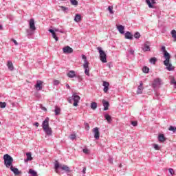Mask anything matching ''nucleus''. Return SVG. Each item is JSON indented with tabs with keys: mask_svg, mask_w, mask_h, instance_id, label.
Wrapping results in <instances>:
<instances>
[{
	"mask_svg": "<svg viewBox=\"0 0 176 176\" xmlns=\"http://www.w3.org/2000/svg\"><path fill=\"white\" fill-rule=\"evenodd\" d=\"M50 119L49 117H47L45 120L42 123V127L43 131L47 134V135H52L53 131H52V128L49 126V122Z\"/></svg>",
	"mask_w": 176,
	"mask_h": 176,
	"instance_id": "nucleus-1",
	"label": "nucleus"
},
{
	"mask_svg": "<svg viewBox=\"0 0 176 176\" xmlns=\"http://www.w3.org/2000/svg\"><path fill=\"white\" fill-rule=\"evenodd\" d=\"M58 168H60V170L65 171V173H67V174H69V173H71V168H69V167H68V166L60 164H58V162H56V163H55V170H56V173H58Z\"/></svg>",
	"mask_w": 176,
	"mask_h": 176,
	"instance_id": "nucleus-2",
	"label": "nucleus"
},
{
	"mask_svg": "<svg viewBox=\"0 0 176 176\" xmlns=\"http://www.w3.org/2000/svg\"><path fill=\"white\" fill-rule=\"evenodd\" d=\"M4 164L6 167L9 168L13 166V157L9 154H6L3 155Z\"/></svg>",
	"mask_w": 176,
	"mask_h": 176,
	"instance_id": "nucleus-3",
	"label": "nucleus"
},
{
	"mask_svg": "<svg viewBox=\"0 0 176 176\" xmlns=\"http://www.w3.org/2000/svg\"><path fill=\"white\" fill-rule=\"evenodd\" d=\"M72 100L74 101L73 104L74 107H78V104H79V101L80 100V96L76 94H73L72 99H69V104H72Z\"/></svg>",
	"mask_w": 176,
	"mask_h": 176,
	"instance_id": "nucleus-4",
	"label": "nucleus"
},
{
	"mask_svg": "<svg viewBox=\"0 0 176 176\" xmlns=\"http://www.w3.org/2000/svg\"><path fill=\"white\" fill-rule=\"evenodd\" d=\"M97 50L99 52L100 61H102V63H107V54L105 52L102 50L101 47H98Z\"/></svg>",
	"mask_w": 176,
	"mask_h": 176,
	"instance_id": "nucleus-5",
	"label": "nucleus"
},
{
	"mask_svg": "<svg viewBox=\"0 0 176 176\" xmlns=\"http://www.w3.org/2000/svg\"><path fill=\"white\" fill-rule=\"evenodd\" d=\"M170 58H171V56H169L167 61H166L165 59V60L164 61V65L166 67L167 71H174V69H175V67L173 66V64L170 63Z\"/></svg>",
	"mask_w": 176,
	"mask_h": 176,
	"instance_id": "nucleus-6",
	"label": "nucleus"
},
{
	"mask_svg": "<svg viewBox=\"0 0 176 176\" xmlns=\"http://www.w3.org/2000/svg\"><path fill=\"white\" fill-rule=\"evenodd\" d=\"M162 82H163L162 78H155L153 80V84H152L153 89H159V87H160V86H162Z\"/></svg>",
	"mask_w": 176,
	"mask_h": 176,
	"instance_id": "nucleus-7",
	"label": "nucleus"
},
{
	"mask_svg": "<svg viewBox=\"0 0 176 176\" xmlns=\"http://www.w3.org/2000/svg\"><path fill=\"white\" fill-rule=\"evenodd\" d=\"M146 3L150 9L156 8V6H155V5H156V0H146Z\"/></svg>",
	"mask_w": 176,
	"mask_h": 176,
	"instance_id": "nucleus-8",
	"label": "nucleus"
},
{
	"mask_svg": "<svg viewBox=\"0 0 176 176\" xmlns=\"http://www.w3.org/2000/svg\"><path fill=\"white\" fill-rule=\"evenodd\" d=\"M58 31V29L57 28H54L53 29H50L49 30V32H50L52 34V38H54V39H55V41H58V37H57V36L56 35V32H57Z\"/></svg>",
	"mask_w": 176,
	"mask_h": 176,
	"instance_id": "nucleus-9",
	"label": "nucleus"
},
{
	"mask_svg": "<svg viewBox=\"0 0 176 176\" xmlns=\"http://www.w3.org/2000/svg\"><path fill=\"white\" fill-rule=\"evenodd\" d=\"M162 50L164 52V57L166 61H168L169 57H171V56L170 55L169 53H168L167 50H166L165 46H162Z\"/></svg>",
	"mask_w": 176,
	"mask_h": 176,
	"instance_id": "nucleus-10",
	"label": "nucleus"
},
{
	"mask_svg": "<svg viewBox=\"0 0 176 176\" xmlns=\"http://www.w3.org/2000/svg\"><path fill=\"white\" fill-rule=\"evenodd\" d=\"M63 53L66 54H71V53H74V49L71 48L69 46H66L63 49Z\"/></svg>",
	"mask_w": 176,
	"mask_h": 176,
	"instance_id": "nucleus-11",
	"label": "nucleus"
},
{
	"mask_svg": "<svg viewBox=\"0 0 176 176\" xmlns=\"http://www.w3.org/2000/svg\"><path fill=\"white\" fill-rule=\"evenodd\" d=\"M29 25L31 31H35L36 28L35 27V21L34 19H31L29 21Z\"/></svg>",
	"mask_w": 176,
	"mask_h": 176,
	"instance_id": "nucleus-12",
	"label": "nucleus"
},
{
	"mask_svg": "<svg viewBox=\"0 0 176 176\" xmlns=\"http://www.w3.org/2000/svg\"><path fill=\"white\" fill-rule=\"evenodd\" d=\"M151 43L149 41H146L144 44V47L142 48L143 52H151V47H150Z\"/></svg>",
	"mask_w": 176,
	"mask_h": 176,
	"instance_id": "nucleus-13",
	"label": "nucleus"
},
{
	"mask_svg": "<svg viewBox=\"0 0 176 176\" xmlns=\"http://www.w3.org/2000/svg\"><path fill=\"white\" fill-rule=\"evenodd\" d=\"M43 85V82L41 80H37L36 85H34L36 90H42L43 89V87L42 86Z\"/></svg>",
	"mask_w": 176,
	"mask_h": 176,
	"instance_id": "nucleus-14",
	"label": "nucleus"
},
{
	"mask_svg": "<svg viewBox=\"0 0 176 176\" xmlns=\"http://www.w3.org/2000/svg\"><path fill=\"white\" fill-rule=\"evenodd\" d=\"M103 91L104 93H108V90H109V82L107 81H103Z\"/></svg>",
	"mask_w": 176,
	"mask_h": 176,
	"instance_id": "nucleus-15",
	"label": "nucleus"
},
{
	"mask_svg": "<svg viewBox=\"0 0 176 176\" xmlns=\"http://www.w3.org/2000/svg\"><path fill=\"white\" fill-rule=\"evenodd\" d=\"M94 138H96V140H100V131L98 130V127L94 129Z\"/></svg>",
	"mask_w": 176,
	"mask_h": 176,
	"instance_id": "nucleus-16",
	"label": "nucleus"
},
{
	"mask_svg": "<svg viewBox=\"0 0 176 176\" xmlns=\"http://www.w3.org/2000/svg\"><path fill=\"white\" fill-rule=\"evenodd\" d=\"M102 102L104 107L103 111H108L109 109V102L103 100Z\"/></svg>",
	"mask_w": 176,
	"mask_h": 176,
	"instance_id": "nucleus-17",
	"label": "nucleus"
},
{
	"mask_svg": "<svg viewBox=\"0 0 176 176\" xmlns=\"http://www.w3.org/2000/svg\"><path fill=\"white\" fill-rule=\"evenodd\" d=\"M142 81L140 82V85L138 87L137 93L138 94H142V90H144V87H142Z\"/></svg>",
	"mask_w": 176,
	"mask_h": 176,
	"instance_id": "nucleus-18",
	"label": "nucleus"
},
{
	"mask_svg": "<svg viewBox=\"0 0 176 176\" xmlns=\"http://www.w3.org/2000/svg\"><path fill=\"white\" fill-rule=\"evenodd\" d=\"M10 167L11 171L15 174V175H19L20 174V172L19 171V169L17 168L13 167V165H12Z\"/></svg>",
	"mask_w": 176,
	"mask_h": 176,
	"instance_id": "nucleus-19",
	"label": "nucleus"
},
{
	"mask_svg": "<svg viewBox=\"0 0 176 176\" xmlns=\"http://www.w3.org/2000/svg\"><path fill=\"white\" fill-rule=\"evenodd\" d=\"M7 67L10 71H13V69H14V67H13V63H12L10 60L8 61Z\"/></svg>",
	"mask_w": 176,
	"mask_h": 176,
	"instance_id": "nucleus-20",
	"label": "nucleus"
},
{
	"mask_svg": "<svg viewBox=\"0 0 176 176\" xmlns=\"http://www.w3.org/2000/svg\"><path fill=\"white\" fill-rule=\"evenodd\" d=\"M117 29L118 30L120 34H124V26L122 25H118Z\"/></svg>",
	"mask_w": 176,
	"mask_h": 176,
	"instance_id": "nucleus-21",
	"label": "nucleus"
},
{
	"mask_svg": "<svg viewBox=\"0 0 176 176\" xmlns=\"http://www.w3.org/2000/svg\"><path fill=\"white\" fill-rule=\"evenodd\" d=\"M67 76L68 78H75L76 76V72L75 71H69L67 73Z\"/></svg>",
	"mask_w": 176,
	"mask_h": 176,
	"instance_id": "nucleus-22",
	"label": "nucleus"
},
{
	"mask_svg": "<svg viewBox=\"0 0 176 176\" xmlns=\"http://www.w3.org/2000/svg\"><path fill=\"white\" fill-rule=\"evenodd\" d=\"M158 140L160 141V142H164V141H166V138L164 137V134H160L158 135Z\"/></svg>",
	"mask_w": 176,
	"mask_h": 176,
	"instance_id": "nucleus-23",
	"label": "nucleus"
},
{
	"mask_svg": "<svg viewBox=\"0 0 176 176\" xmlns=\"http://www.w3.org/2000/svg\"><path fill=\"white\" fill-rule=\"evenodd\" d=\"M82 20V16L79 14H76V16L74 18V21L76 23H79Z\"/></svg>",
	"mask_w": 176,
	"mask_h": 176,
	"instance_id": "nucleus-24",
	"label": "nucleus"
},
{
	"mask_svg": "<svg viewBox=\"0 0 176 176\" xmlns=\"http://www.w3.org/2000/svg\"><path fill=\"white\" fill-rule=\"evenodd\" d=\"M169 79L170 80L171 85H174V87L176 88L175 78H174V76H169Z\"/></svg>",
	"mask_w": 176,
	"mask_h": 176,
	"instance_id": "nucleus-25",
	"label": "nucleus"
},
{
	"mask_svg": "<svg viewBox=\"0 0 176 176\" xmlns=\"http://www.w3.org/2000/svg\"><path fill=\"white\" fill-rule=\"evenodd\" d=\"M125 38L126 39H133V34H131V32H126L125 33Z\"/></svg>",
	"mask_w": 176,
	"mask_h": 176,
	"instance_id": "nucleus-26",
	"label": "nucleus"
},
{
	"mask_svg": "<svg viewBox=\"0 0 176 176\" xmlns=\"http://www.w3.org/2000/svg\"><path fill=\"white\" fill-rule=\"evenodd\" d=\"M104 118L106 120H107L108 123H111L112 122V118L111 116H109V114H105Z\"/></svg>",
	"mask_w": 176,
	"mask_h": 176,
	"instance_id": "nucleus-27",
	"label": "nucleus"
},
{
	"mask_svg": "<svg viewBox=\"0 0 176 176\" xmlns=\"http://www.w3.org/2000/svg\"><path fill=\"white\" fill-rule=\"evenodd\" d=\"M171 35H172V38H173V41L176 42V31L175 30H173L170 32Z\"/></svg>",
	"mask_w": 176,
	"mask_h": 176,
	"instance_id": "nucleus-28",
	"label": "nucleus"
},
{
	"mask_svg": "<svg viewBox=\"0 0 176 176\" xmlns=\"http://www.w3.org/2000/svg\"><path fill=\"white\" fill-rule=\"evenodd\" d=\"M54 112H55V115L57 116H58L60 112H61V109H60V107L56 106Z\"/></svg>",
	"mask_w": 176,
	"mask_h": 176,
	"instance_id": "nucleus-29",
	"label": "nucleus"
},
{
	"mask_svg": "<svg viewBox=\"0 0 176 176\" xmlns=\"http://www.w3.org/2000/svg\"><path fill=\"white\" fill-rule=\"evenodd\" d=\"M27 159L25 160V162H28L32 160V157L31 156V153H26Z\"/></svg>",
	"mask_w": 176,
	"mask_h": 176,
	"instance_id": "nucleus-30",
	"label": "nucleus"
},
{
	"mask_svg": "<svg viewBox=\"0 0 176 176\" xmlns=\"http://www.w3.org/2000/svg\"><path fill=\"white\" fill-rule=\"evenodd\" d=\"M91 108L94 111H96V109H97V102H91Z\"/></svg>",
	"mask_w": 176,
	"mask_h": 176,
	"instance_id": "nucleus-31",
	"label": "nucleus"
},
{
	"mask_svg": "<svg viewBox=\"0 0 176 176\" xmlns=\"http://www.w3.org/2000/svg\"><path fill=\"white\" fill-rule=\"evenodd\" d=\"M85 75H87V76H90V68L89 67H85Z\"/></svg>",
	"mask_w": 176,
	"mask_h": 176,
	"instance_id": "nucleus-32",
	"label": "nucleus"
},
{
	"mask_svg": "<svg viewBox=\"0 0 176 176\" xmlns=\"http://www.w3.org/2000/svg\"><path fill=\"white\" fill-rule=\"evenodd\" d=\"M156 61H157V59L155 57H153L150 59L149 62L151 64H156Z\"/></svg>",
	"mask_w": 176,
	"mask_h": 176,
	"instance_id": "nucleus-33",
	"label": "nucleus"
},
{
	"mask_svg": "<svg viewBox=\"0 0 176 176\" xmlns=\"http://www.w3.org/2000/svg\"><path fill=\"white\" fill-rule=\"evenodd\" d=\"M142 71H143L144 74H148L149 73V67L144 66L142 68Z\"/></svg>",
	"mask_w": 176,
	"mask_h": 176,
	"instance_id": "nucleus-34",
	"label": "nucleus"
},
{
	"mask_svg": "<svg viewBox=\"0 0 176 176\" xmlns=\"http://www.w3.org/2000/svg\"><path fill=\"white\" fill-rule=\"evenodd\" d=\"M134 38H135V39H140V38L141 37V34H140V32H137L134 34Z\"/></svg>",
	"mask_w": 176,
	"mask_h": 176,
	"instance_id": "nucleus-35",
	"label": "nucleus"
},
{
	"mask_svg": "<svg viewBox=\"0 0 176 176\" xmlns=\"http://www.w3.org/2000/svg\"><path fill=\"white\" fill-rule=\"evenodd\" d=\"M70 3L74 6H78V1H76V0H70Z\"/></svg>",
	"mask_w": 176,
	"mask_h": 176,
	"instance_id": "nucleus-36",
	"label": "nucleus"
},
{
	"mask_svg": "<svg viewBox=\"0 0 176 176\" xmlns=\"http://www.w3.org/2000/svg\"><path fill=\"white\" fill-rule=\"evenodd\" d=\"M168 131H173V133H175L176 132V127L173 126H170V127L168 128Z\"/></svg>",
	"mask_w": 176,
	"mask_h": 176,
	"instance_id": "nucleus-37",
	"label": "nucleus"
},
{
	"mask_svg": "<svg viewBox=\"0 0 176 176\" xmlns=\"http://www.w3.org/2000/svg\"><path fill=\"white\" fill-rule=\"evenodd\" d=\"M108 10L110 13V14H113V6H109L108 7Z\"/></svg>",
	"mask_w": 176,
	"mask_h": 176,
	"instance_id": "nucleus-38",
	"label": "nucleus"
},
{
	"mask_svg": "<svg viewBox=\"0 0 176 176\" xmlns=\"http://www.w3.org/2000/svg\"><path fill=\"white\" fill-rule=\"evenodd\" d=\"M0 108H6V102H0Z\"/></svg>",
	"mask_w": 176,
	"mask_h": 176,
	"instance_id": "nucleus-39",
	"label": "nucleus"
},
{
	"mask_svg": "<svg viewBox=\"0 0 176 176\" xmlns=\"http://www.w3.org/2000/svg\"><path fill=\"white\" fill-rule=\"evenodd\" d=\"M83 64V68H89V62L87 60H85Z\"/></svg>",
	"mask_w": 176,
	"mask_h": 176,
	"instance_id": "nucleus-40",
	"label": "nucleus"
},
{
	"mask_svg": "<svg viewBox=\"0 0 176 176\" xmlns=\"http://www.w3.org/2000/svg\"><path fill=\"white\" fill-rule=\"evenodd\" d=\"M84 124H85V129L87 131L90 130V125H89V123L85 122Z\"/></svg>",
	"mask_w": 176,
	"mask_h": 176,
	"instance_id": "nucleus-41",
	"label": "nucleus"
},
{
	"mask_svg": "<svg viewBox=\"0 0 176 176\" xmlns=\"http://www.w3.org/2000/svg\"><path fill=\"white\" fill-rule=\"evenodd\" d=\"M131 124H132V126H133V127H135L138 126V122H137V121H131Z\"/></svg>",
	"mask_w": 176,
	"mask_h": 176,
	"instance_id": "nucleus-42",
	"label": "nucleus"
},
{
	"mask_svg": "<svg viewBox=\"0 0 176 176\" xmlns=\"http://www.w3.org/2000/svg\"><path fill=\"white\" fill-rule=\"evenodd\" d=\"M82 151H83V153H85L86 155H89V153H90V151L87 148H84Z\"/></svg>",
	"mask_w": 176,
	"mask_h": 176,
	"instance_id": "nucleus-43",
	"label": "nucleus"
},
{
	"mask_svg": "<svg viewBox=\"0 0 176 176\" xmlns=\"http://www.w3.org/2000/svg\"><path fill=\"white\" fill-rule=\"evenodd\" d=\"M54 86H58V85H60V81L58 80H54Z\"/></svg>",
	"mask_w": 176,
	"mask_h": 176,
	"instance_id": "nucleus-44",
	"label": "nucleus"
},
{
	"mask_svg": "<svg viewBox=\"0 0 176 176\" xmlns=\"http://www.w3.org/2000/svg\"><path fill=\"white\" fill-rule=\"evenodd\" d=\"M154 148L155 151H160V147L157 144H153Z\"/></svg>",
	"mask_w": 176,
	"mask_h": 176,
	"instance_id": "nucleus-45",
	"label": "nucleus"
},
{
	"mask_svg": "<svg viewBox=\"0 0 176 176\" xmlns=\"http://www.w3.org/2000/svg\"><path fill=\"white\" fill-rule=\"evenodd\" d=\"M60 9H62V10L63 11V12H68V8H67V7H64V6H61L60 7Z\"/></svg>",
	"mask_w": 176,
	"mask_h": 176,
	"instance_id": "nucleus-46",
	"label": "nucleus"
},
{
	"mask_svg": "<svg viewBox=\"0 0 176 176\" xmlns=\"http://www.w3.org/2000/svg\"><path fill=\"white\" fill-rule=\"evenodd\" d=\"M168 171H169L170 175H174V169H173V168H169V169H168Z\"/></svg>",
	"mask_w": 176,
	"mask_h": 176,
	"instance_id": "nucleus-47",
	"label": "nucleus"
},
{
	"mask_svg": "<svg viewBox=\"0 0 176 176\" xmlns=\"http://www.w3.org/2000/svg\"><path fill=\"white\" fill-rule=\"evenodd\" d=\"M76 138V135L72 134L70 135V140H75Z\"/></svg>",
	"mask_w": 176,
	"mask_h": 176,
	"instance_id": "nucleus-48",
	"label": "nucleus"
},
{
	"mask_svg": "<svg viewBox=\"0 0 176 176\" xmlns=\"http://www.w3.org/2000/svg\"><path fill=\"white\" fill-rule=\"evenodd\" d=\"M82 58L84 60V62L87 61V58L85 55H82Z\"/></svg>",
	"mask_w": 176,
	"mask_h": 176,
	"instance_id": "nucleus-49",
	"label": "nucleus"
},
{
	"mask_svg": "<svg viewBox=\"0 0 176 176\" xmlns=\"http://www.w3.org/2000/svg\"><path fill=\"white\" fill-rule=\"evenodd\" d=\"M32 30H27L28 35H32Z\"/></svg>",
	"mask_w": 176,
	"mask_h": 176,
	"instance_id": "nucleus-50",
	"label": "nucleus"
},
{
	"mask_svg": "<svg viewBox=\"0 0 176 176\" xmlns=\"http://www.w3.org/2000/svg\"><path fill=\"white\" fill-rule=\"evenodd\" d=\"M12 42L14 43V45H15L16 46H17V45H19V43H17V41H16V40L12 39Z\"/></svg>",
	"mask_w": 176,
	"mask_h": 176,
	"instance_id": "nucleus-51",
	"label": "nucleus"
},
{
	"mask_svg": "<svg viewBox=\"0 0 176 176\" xmlns=\"http://www.w3.org/2000/svg\"><path fill=\"white\" fill-rule=\"evenodd\" d=\"M129 53H130V54H134V50H133L132 49H131V50H129Z\"/></svg>",
	"mask_w": 176,
	"mask_h": 176,
	"instance_id": "nucleus-52",
	"label": "nucleus"
},
{
	"mask_svg": "<svg viewBox=\"0 0 176 176\" xmlns=\"http://www.w3.org/2000/svg\"><path fill=\"white\" fill-rule=\"evenodd\" d=\"M34 126H36V127H39V123L38 122H35L34 124Z\"/></svg>",
	"mask_w": 176,
	"mask_h": 176,
	"instance_id": "nucleus-53",
	"label": "nucleus"
},
{
	"mask_svg": "<svg viewBox=\"0 0 176 176\" xmlns=\"http://www.w3.org/2000/svg\"><path fill=\"white\" fill-rule=\"evenodd\" d=\"M82 173L86 174V167H84L82 169Z\"/></svg>",
	"mask_w": 176,
	"mask_h": 176,
	"instance_id": "nucleus-54",
	"label": "nucleus"
},
{
	"mask_svg": "<svg viewBox=\"0 0 176 176\" xmlns=\"http://www.w3.org/2000/svg\"><path fill=\"white\" fill-rule=\"evenodd\" d=\"M66 87L67 89H68L69 90V89H71V87L69 86V85L66 84Z\"/></svg>",
	"mask_w": 176,
	"mask_h": 176,
	"instance_id": "nucleus-55",
	"label": "nucleus"
},
{
	"mask_svg": "<svg viewBox=\"0 0 176 176\" xmlns=\"http://www.w3.org/2000/svg\"><path fill=\"white\" fill-rule=\"evenodd\" d=\"M57 32H60V34H64V31L60 30L59 29H58V31Z\"/></svg>",
	"mask_w": 176,
	"mask_h": 176,
	"instance_id": "nucleus-56",
	"label": "nucleus"
},
{
	"mask_svg": "<svg viewBox=\"0 0 176 176\" xmlns=\"http://www.w3.org/2000/svg\"><path fill=\"white\" fill-rule=\"evenodd\" d=\"M109 162H111V163H113V159H112V158H109Z\"/></svg>",
	"mask_w": 176,
	"mask_h": 176,
	"instance_id": "nucleus-57",
	"label": "nucleus"
},
{
	"mask_svg": "<svg viewBox=\"0 0 176 176\" xmlns=\"http://www.w3.org/2000/svg\"><path fill=\"white\" fill-rule=\"evenodd\" d=\"M0 30H3V27L2 26V25H0Z\"/></svg>",
	"mask_w": 176,
	"mask_h": 176,
	"instance_id": "nucleus-58",
	"label": "nucleus"
},
{
	"mask_svg": "<svg viewBox=\"0 0 176 176\" xmlns=\"http://www.w3.org/2000/svg\"><path fill=\"white\" fill-rule=\"evenodd\" d=\"M43 111H47V109H45V107H43Z\"/></svg>",
	"mask_w": 176,
	"mask_h": 176,
	"instance_id": "nucleus-59",
	"label": "nucleus"
},
{
	"mask_svg": "<svg viewBox=\"0 0 176 176\" xmlns=\"http://www.w3.org/2000/svg\"><path fill=\"white\" fill-rule=\"evenodd\" d=\"M120 167H122V164H120Z\"/></svg>",
	"mask_w": 176,
	"mask_h": 176,
	"instance_id": "nucleus-60",
	"label": "nucleus"
},
{
	"mask_svg": "<svg viewBox=\"0 0 176 176\" xmlns=\"http://www.w3.org/2000/svg\"><path fill=\"white\" fill-rule=\"evenodd\" d=\"M61 1H65V0H61Z\"/></svg>",
	"mask_w": 176,
	"mask_h": 176,
	"instance_id": "nucleus-61",
	"label": "nucleus"
},
{
	"mask_svg": "<svg viewBox=\"0 0 176 176\" xmlns=\"http://www.w3.org/2000/svg\"><path fill=\"white\" fill-rule=\"evenodd\" d=\"M0 124H1V122H0Z\"/></svg>",
	"mask_w": 176,
	"mask_h": 176,
	"instance_id": "nucleus-62",
	"label": "nucleus"
}]
</instances>
